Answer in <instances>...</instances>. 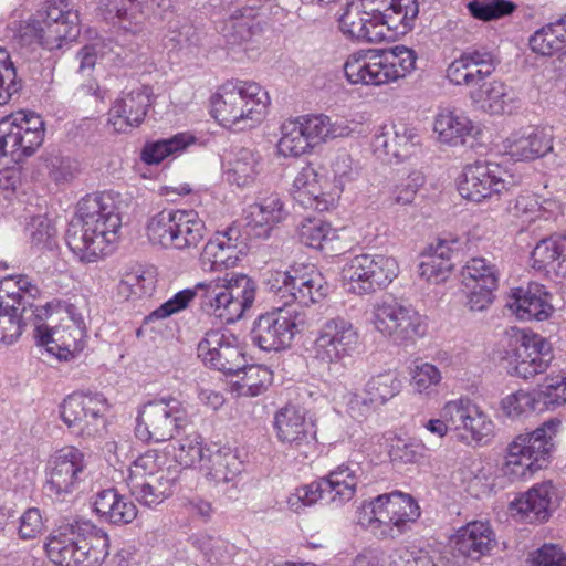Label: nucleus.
Instances as JSON below:
<instances>
[{"label":"nucleus","instance_id":"obj_1","mask_svg":"<svg viewBox=\"0 0 566 566\" xmlns=\"http://www.w3.org/2000/svg\"><path fill=\"white\" fill-rule=\"evenodd\" d=\"M122 227L119 207L111 192H94L82 198L70 221L65 242L84 263L108 254Z\"/></svg>","mask_w":566,"mask_h":566},{"label":"nucleus","instance_id":"obj_2","mask_svg":"<svg viewBox=\"0 0 566 566\" xmlns=\"http://www.w3.org/2000/svg\"><path fill=\"white\" fill-rule=\"evenodd\" d=\"M418 13L417 0H390L384 10L375 0H353L339 17V29L349 39L379 43L391 36L390 31L396 34L410 31Z\"/></svg>","mask_w":566,"mask_h":566},{"label":"nucleus","instance_id":"obj_3","mask_svg":"<svg viewBox=\"0 0 566 566\" xmlns=\"http://www.w3.org/2000/svg\"><path fill=\"white\" fill-rule=\"evenodd\" d=\"M42 291L29 275H8L0 280V343L11 345L31 325L35 328L48 314L45 306L34 302Z\"/></svg>","mask_w":566,"mask_h":566},{"label":"nucleus","instance_id":"obj_4","mask_svg":"<svg viewBox=\"0 0 566 566\" xmlns=\"http://www.w3.org/2000/svg\"><path fill=\"white\" fill-rule=\"evenodd\" d=\"M420 515V506L410 494L394 491L364 501L356 521L377 539L395 541L408 533Z\"/></svg>","mask_w":566,"mask_h":566},{"label":"nucleus","instance_id":"obj_5","mask_svg":"<svg viewBox=\"0 0 566 566\" xmlns=\"http://www.w3.org/2000/svg\"><path fill=\"white\" fill-rule=\"evenodd\" d=\"M108 548V535L87 523L60 527L45 544L48 557L59 566H102Z\"/></svg>","mask_w":566,"mask_h":566},{"label":"nucleus","instance_id":"obj_6","mask_svg":"<svg viewBox=\"0 0 566 566\" xmlns=\"http://www.w3.org/2000/svg\"><path fill=\"white\" fill-rule=\"evenodd\" d=\"M211 104L212 115L221 125L245 129L261 123L270 96L256 82L228 81L219 87Z\"/></svg>","mask_w":566,"mask_h":566},{"label":"nucleus","instance_id":"obj_7","mask_svg":"<svg viewBox=\"0 0 566 566\" xmlns=\"http://www.w3.org/2000/svg\"><path fill=\"white\" fill-rule=\"evenodd\" d=\"M560 427L562 421L553 418L532 432L518 434L507 446L503 474L513 482L527 480L546 467Z\"/></svg>","mask_w":566,"mask_h":566},{"label":"nucleus","instance_id":"obj_8","mask_svg":"<svg viewBox=\"0 0 566 566\" xmlns=\"http://www.w3.org/2000/svg\"><path fill=\"white\" fill-rule=\"evenodd\" d=\"M196 291L202 292L208 312L224 323H234L250 310L255 300L256 285L245 274H224L199 282Z\"/></svg>","mask_w":566,"mask_h":566},{"label":"nucleus","instance_id":"obj_9","mask_svg":"<svg viewBox=\"0 0 566 566\" xmlns=\"http://www.w3.org/2000/svg\"><path fill=\"white\" fill-rule=\"evenodd\" d=\"M189 422L182 401L170 395L144 403L136 418V437L144 442H163L179 433Z\"/></svg>","mask_w":566,"mask_h":566},{"label":"nucleus","instance_id":"obj_10","mask_svg":"<svg viewBox=\"0 0 566 566\" xmlns=\"http://www.w3.org/2000/svg\"><path fill=\"white\" fill-rule=\"evenodd\" d=\"M360 337L354 324L342 316L325 321L317 329L312 346V358L329 371L344 367L358 352Z\"/></svg>","mask_w":566,"mask_h":566},{"label":"nucleus","instance_id":"obj_11","mask_svg":"<svg viewBox=\"0 0 566 566\" xmlns=\"http://www.w3.org/2000/svg\"><path fill=\"white\" fill-rule=\"evenodd\" d=\"M371 323L377 332L399 346L413 345L428 329L426 317L394 298L375 304Z\"/></svg>","mask_w":566,"mask_h":566},{"label":"nucleus","instance_id":"obj_12","mask_svg":"<svg viewBox=\"0 0 566 566\" xmlns=\"http://www.w3.org/2000/svg\"><path fill=\"white\" fill-rule=\"evenodd\" d=\"M45 127L33 112L19 111L0 119V158L20 163L42 145Z\"/></svg>","mask_w":566,"mask_h":566},{"label":"nucleus","instance_id":"obj_13","mask_svg":"<svg viewBox=\"0 0 566 566\" xmlns=\"http://www.w3.org/2000/svg\"><path fill=\"white\" fill-rule=\"evenodd\" d=\"M44 473L49 495L63 502L77 492L88 476V462L82 450L66 446L49 457Z\"/></svg>","mask_w":566,"mask_h":566},{"label":"nucleus","instance_id":"obj_14","mask_svg":"<svg viewBox=\"0 0 566 566\" xmlns=\"http://www.w3.org/2000/svg\"><path fill=\"white\" fill-rule=\"evenodd\" d=\"M62 421L71 433L83 439L102 437L106 431L109 403L99 392H74L61 407Z\"/></svg>","mask_w":566,"mask_h":566},{"label":"nucleus","instance_id":"obj_15","mask_svg":"<svg viewBox=\"0 0 566 566\" xmlns=\"http://www.w3.org/2000/svg\"><path fill=\"white\" fill-rule=\"evenodd\" d=\"M398 273L399 265L395 258L371 253L349 258L342 270L348 291L357 295H367L386 287Z\"/></svg>","mask_w":566,"mask_h":566},{"label":"nucleus","instance_id":"obj_16","mask_svg":"<svg viewBox=\"0 0 566 566\" xmlns=\"http://www.w3.org/2000/svg\"><path fill=\"white\" fill-rule=\"evenodd\" d=\"M300 314L287 306L260 315L253 323L251 339L264 352L289 348L302 331Z\"/></svg>","mask_w":566,"mask_h":566},{"label":"nucleus","instance_id":"obj_17","mask_svg":"<svg viewBox=\"0 0 566 566\" xmlns=\"http://www.w3.org/2000/svg\"><path fill=\"white\" fill-rule=\"evenodd\" d=\"M198 357L202 363L227 375L240 373L244 367L238 337L226 328H216L206 332L198 344Z\"/></svg>","mask_w":566,"mask_h":566},{"label":"nucleus","instance_id":"obj_18","mask_svg":"<svg viewBox=\"0 0 566 566\" xmlns=\"http://www.w3.org/2000/svg\"><path fill=\"white\" fill-rule=\"evenodd\" d=\"M511 176L496 163L475 161L465 166L458 190L467 200L480 202L507 190Z\"/></svg>","mask_w":566,"mask_h":566},{"label":"nucleus","instance_id":"obj_19","mask_svg":"<svg viewBox=\"0 0 566 566\" xmlns=\"http://www.w3.org/2000/svg\"><path fill=\"white\" fill-rule=\"evenodd\" d=\"M499 60L486 48H468L446 70V78L454 86L474 90L496 70Z\"/></svg>","mask_w":566,"mask_h":566},{"label":"nucleus","instance_id":"obj_20","mask_svg":"<svg viewBox=\"0 0 566 566\" xmlns=\"http://www.w3.org/2000/svg\"><path fill=\"white\" fill-rule=\"evenodd\" d=\"M274 429L277 440L303 453L314 448L316 424L312 415L303 407L286 405L275 412Z\"/></svg>","mask_w":566,"mask_h":566},{"label":"nucleus","instance_id":"obj_21","mask_svg":"<svg viewBox=\"0 0 566 566\" xmlns=\"http://www.w3.org/2000/svg\"><path fill=\"white\" fill-rule=\"evenodd\" d=\"M245 244L239 227L229 226L218 230L207 241L200 254V265L205 272H217L234 268L244 254Z\"/></svg>","mask_w":566,"mask_h":566},{"label":"nucleus","instance_id":"obj_22","mask_svg":"<svg viewBox=\"0 0 566 566\" xmlns=\"http://www.w3.org/2000/svg\"><path fill=\"white\" fill-rule=\"evenodd\" d=\"M402 382L395 371L375 375L365 384L363 394H352L347 401V410L352 418H367L378 407L397 396Z\"/></svg>","mask_w":566,"mask_h":566},{"label":"nucleus","instance_id":"obj_23","mask_svg":"<svg viewBox=\"0 0 566 566\" xmlns=\"http://www.w3.org/2000/svg\"><path fill=\"white\" fill-rule=\"evenodd\" d=\"M151 103L150 86L138 85L123 91L108 111L107 123L116 133H127L144 122Z\"/></svg>","mask_w":566,"mask_h":566},{"label":"nucleus","instance_id":"obj_24","mask_svg":"<svg viewBox=\"0 0 566 566\" xmlns=\"http://www.w3.org/2000/svg\"><path fill=\"white\" fill-rule=\"evenodd\" d=\"M452 424L457 423L455 437L467 444H482L494 436V423L491 418L468 398L455 399L450 407Z\"/></svg>","mask_w":566,"mask_h":566},{"label":"nucleus","instance_id":"obj_25","mask_svg":"<svg viewBox=\"0 0 566 566\" xmlns=\"http://www.w3.org/2000/svg\"><path fill=\"white\" fill-rule=\"evenodd\" d=\"M554 138L553 127L524 126L513 130L503 145L512 159L532 161L553 151Z\"/></svg>","mask_w":566,"mask_h":566},{"label":"nucleus","instance_id":"obj_26","mask_svg":"<svg viewBox=\"0 0 566 566\" xmlns=\"http://www.w3.org/2000/svg\"><path fill=\"white\" fill-rule=\"evenodd\" d=\"M419 145L418 130L402 122L380 126L371 142L375 154L397 160L408 158Z\"/></svg>","mask_w":566,"mask_h":566},{"label":"nucleus","instance_id":"obj_27","mask_svg":"<svg viewBox=\"0 0 566 566\" xmlns=\"http://www.w3.org/2000/svg\"><path fill=\"white\" fill-rule=\"evenodd\" d=\"M452 543L459 555L474 562L490 555L497 545L496 535L490 522L482 520L469 522L458 528Z\"/></svg>","mask_w":566,"mask_h":566},{"label":"nucleus","instance_id":"obj_28","mask_svg":"<svg viewBox=\"0 0 566 566\" xmlns=\"http://www.w3.org/2000/svg\"><path fill=\"white\" fill-rule=\"evenodd\" d=\"M85 334L80 327L63 322L54 327L38 322L34 337L49 353L67 360L83 350Z\"/></svg>","mask_w":566,"mask_h":566},{"label":"nucleus","instance_id":"obj_29","mask_svg":"<svg viewBox=\"0 0 566 566\" xmlns=\"http://www.w3.org/2000/svg\"><path fill=\"white\" fill-rule=\"evenodd\" d=\"M292 273L290 295L284 301L285 306L293 302L302 306H310L321 302L328 294L325 277L313 264L293 265Z\"/></svg>","mask_w":566,"mask_h":566},{"label":"nucleus","instance_id":"obj_30","mask_svg":"<svg viewBox=\"0 0 566 566\" xmlns=\"http://www.w3.org/2000/svg\"><path fill=\"white\" fill-rule=\"evenodd\" d=\"M551 300L552 295L544 285L531 282L525 287L521 286L512 291L507 306L521 319L544 321L553 313Z\"/></svg>","mask_w":566,"mask_h":566},{"label":"nucleus","instance_id":"obj_31","mask_svg":"<svg viewBox=\"0 0 566 566\" xmlns=\"http://www.w3.org/2000/svg\"><path fill=\"white\" fill-rule=\"evenodd\" d=\"M78 22V13H69L66 22L57 24L32 20L22 28L21 38L52 51L60 49L63 40L76 38L80 33Z\"/></svg>","mask_w":566,"mask_h":566},{"label":"nucleus","instance_id":"obj_32","mask_svg":"<svg viewBox=\"0 0 566 566\" xmlns=\"http://www.w3.org/2000/svg\"><path fill=\"white\" fill-rule=\"evenodd\" d=\"M344 72L353 85L381 86L387 84L379 50H359L348 55Z\"/></svg>","mask_w":566,"mask_h":566},{"label":"nucleus","instance_id":"obj_33","mask_svg":"<svg viewBox=\"0 0 566 566\" xmlns=\"http://www.w3.org/2000/svg\"><path fill=\"white\" fill-rule=\"evenodd\" d=\"M201 471L214 486L226 485L224 491L234 490L243 471V462L230 448H219L209 452Z\"/></svg>","mask_w":566,"mask_h":566},{"label":"nucleus","instance_id":"obj_34","mask_svg":"<svg viewBox=\"0 0 566 566\" xmlns=\"http://www.w3.org/2000/svg\"><path fill=\"white\" fill-rule=\"evenodd\" d=\"M321 181L322 177L313 166H304L293 181L294 200L306 209L319 212L328 210L334 203V198L323 192Z\"/></svg>","mask_w":566,"mask_h":566},{"label":"nucleus","instance_id":"obj_35","mask_svg":"<svg viewBox=\"0 0 566 566\" xmlns=\"http://www.w3.org/2000/svg\"><path fill=\"white\" fill-rule=\"evenodd\" d=\"M361 473L359 461L350 458L322 478L331 495V505L338 507L354 497Z\"/></svg>","mask_w":566,"mask_h":566},{"label":"nucleus","instance_id":"obj_36","mask_svg":"<svg viewBox=\"0 0 566 566\" xmlns=\"http://www.w3.org/2000/svg\"><path fill=\"white\" fill-rule=\"evenodd\" d=\"M92 506L103 521L114 525L129 524L137 516V507L134 502L115 488L98 491Z\"/></svg>","mask_w":566,"mask_h":566},{"label":"nucleus","instance_id":"obj_37","mask_svg":"<svg viewBox=\"0 0 566 566\" xmlns=\"http://www.w3.org/2000/svg\"><path fill=\"white\" fill-rule=\"evenodd\" d=\"M180 471H164L158 476L126 480L132 495L145 506H155L171 496Z\"/></svg>","mask_w":566,"mask_h":566},{"label":"nucleus","instance_id":"obj_38","mask_svg":"<svg viewBox=\"0 0 566 566\" xmlns=\"http://www.w3.org/2000/svg\"><path fill=\"white\" fill-rule=\"evenodd\" d=\"M455 244H458L457 240L446 239H438L430 244L419 264L420 276L434 284L444 282L453 269L452 256Z\"/></svg>","mask_w":566,"mask_h":566},{"label":"nucleus","instance_id":"obj_39","mask_svg":"<svg viewBox=\"0 0 566 566\" xmlns=\"http://www.w3.org/2000/svg\"><path fill=\"white\" fill-rule=\"evenodd\" d=\"M474 129L473 122L463 112L451 108L440 109L433 122L438 140L449 146L465 144Z\"/></svg>","mask_w":566,"mask_h":566},{"label":"nucleus","instance_id":"obj_40","mask_svg":"<svg viewBox=\"0 0 566 566\" xmlns=\"http://www.w3.org/2000/svg\"><path fill=\"white\" fill-rule=\"evenodd\" d=\"M145 2L146 0H101L99 10L105 20L136 34L146 19Z\"/></svg>","mask_w":566,"mask_h":566},{"label":"nucleus","instance_id":"obj_41","mask_svg":"<svg viewBox=\"0 0 566 566\" xmlns=\"http://www.w3.org/2000/svg\"><path fill=\"white\" fill-rule=\"evenodd\" d=\"M531 260L535 270L566 277V235L542 239L533 249Z\"/></svg>","mask_w":566,"mask_h":566},{"label":"nucleus","instance_id":"obj_42","mask_svg":"<svg viewBox=\"0 0 566 566\" xmlns=\"http://www.w3.org/2000/svg\"><path fill=\"white\" fill-rule=\"evenodd\" d=\"M262 170L260 153L254 148L240 147L232 151L224 175L228 182L238 187H247L256 180Z\"/></svg>","mask_w":566,"mask_h":566},{"label":"nucleus","instance_id":"obj_43","mask_svg":"<svg viewBox=\"0 0 566 566\" xmlns=\"http://www.w3.org/2000/svg\"><path fill=\"white\" fill-rule=\"evenodd\" d=\"M472 104L492 115L512 113L513 96L511 90L500 81H484L480 86L469 91Z\"/></svg>","mask_w":566,"mask_h":566},{"label":"nucleus","instance_id":"obj_44","mask_svg":"<svg viewBox=\"0 0 566 566\" xmlns=\"http://www.w3.org/2000/svg\"><path fill=\"white\" fill-rule=\"evenodd\" d=\"M551 489V484H537L516 497L511 509L530 523L546 521L549 516Z\"/></svg>","mask_w":566,"mask_h":566},{"label":"nucleus","instance_id":"obj_45","mask_svg":"<svg viewBox=\"0 0 566 566\" xmlns=\"http://www.w3.org/2000/svg\"><path fill=\"white\" fill-rule=\"evenodd\" d=\"M196 138L188 133H179L169 138L146 142L140 151V160L146 165H158L167 158L180 156Z\"/></svg>","mask_w":566,"mask_h":566},{"label":"nucleus","instance_id":"obj_46","mask_svg":"<svg viewBox=\"0 0 566 566\" xmlns=\"http://www.w3.org/2000/svg\"><path fill=\"white\" fill-rule=\"evenodd\" d=\"M176 217V250L184 251L197 248L206 235L205 221L192 209H177Z\"/></svg>","mask_w":566,"mask_h":566},{"label":"nucleus","instance_id":"obj_47","mask_svg":"<svg viewBox=\"0 0 566 566\" xmlns=\"http://www.w3.org/2000/svg\"><path fill=\"white\" fill-rule=\"evenodd\" d=\"M379 51L387 84L406 77L416 69L417 53L406 45H395Z\"/></svg>","mask_w":566,"mask_h":566},{"label":"nucleus","instance_id":"obj_48","mask_svg":"<svg viewBox=\"0 0 566 566\" xmlns=\"http://www.w3.org/2000/svg\"><path fill=\"white\" fill-rule=\"evenodd\" d=\"M297 119L312 148L327 139L344 137L349 133L348 126L332 123L331 118L324 114L304 115Z\"/></svg>","mask_w":566,"mask_h":566},{"label":"nucleus","instance_id":"obj_49","mask_svg":"<svg viewBox=\"0 0 566 566\" xmlns=\"http://www.w3.org/2000/svg\"><path fill=\"white\" fill-rule=\"evenodd\" d=\"M287 217L284 202L277 193H271L250 205L247 210L248 224L253 227H273Z\"/></svg>","mask_w":566,"mask_h":566},{"label":"nucleus","instance_id":"obj_50","mask_svg":"<svg viewBox=\"0 0 566 566\" xmlns=\"http://www.w3.org/2000/svg\"><path fill=\"white\" fill-rule=\"evenodd\" d=\"M566 44V17L536 30L528 40L531 50L543 56H551Z\"/></svg>","mask_w":566,"mask_h":566},{"label":"nucleus","instance_id":"obj_51","mask_svg":"<svg viewBox=\"0 0 566 566\" xmlns=\"http://www.w3.org/2000/svg\"><path fill=\"white\" fill-rule=\"evenodd\" d=\"M457 474L461 485L473 497H481L492 490V469L481 460H472L462 465Z\"/></svg>","mask_w":566,"mask_h":566},{"label":"nucleus","instance_id":"obj_52","mask_svg":"<svg viewBox=\"0 0 566 566\" xmlns=\"http://www.w3.org/2000/svg\"><path fill=\"white\" fill-rule=\"evenodd\" d=\"M176 216L177 209H164L149 218L146 233L154 245L176 250Z\"/></svg>","mask_w":566,"mask_h":566},{"label":"nucleus","instance_id":"obj_53","mask_svg":"<svg viewBox=\"0 0 566 566\" xmlns=\"http://www.w3.org/2000/svg\"><path fill=\"white\" fill-rule=\"evenodd\" d=\"M211 451L210 448L203 444V439L198 432L178 439L172 446L175 461L185 469L196 465L201 469Z\"/></svg>","mask_w":566,"mask_h":566},{"label":"nucleus","instance_id":"obj_54","mask_svg":"<svg viewBox=\"0 0 566 566\" xmlns=\"http://www.w3.org/2000/svg\"><path fill=\"white\" fill-rule=\"evenodd\" d=\"M243 376L232 384V391L239 397H256L263 394L272 382V371L261 365H250L240 369Z\"/></svg>","mask_w":566,"mask_h":566},{"label":"nucleus","instance_id":"obj_55","mask_svg":"<svg viewBox=\"0 0 566 566\" xmlns=\"http://www.w3.org/2000/svg\"><path fill=\"white\" fill-rule=\"evenodd\" d=\"M276 147L283 157H298L312 149L297 117L282 123L281 138Z\"/></svg>","mask_w":566,"mask_h":566},{"label":"nucleus","instance_id":"obj_56","mask_svg":"<svg viewBox=\"0 0 566 566\" xmlns=\"http://www.w3.org/2000/svg\"><path fill=\"white\" fill-rule=\"evenodd\" d=\"M156 287V280L151 272L137 269L123 274L118 285L117 294L125 298H140L150 296Z\"/></svg>","mask_w":566,"mask_h":566},{"label":"nucleus","instance_id":"obj_57","mask_svg":"<svg viewBox=\"0 0 566 566\" xmlns=\"http://www.w3.org/2000/svg\"><path fill=\"white\" fill-rule=\"evenodd\" d=\"M500 275L499 266L493 261L483 256L471 258L462 269L464 282L488 285L491 289L499 287Z\"/></svg>","mask_w":566,"mask_h":566},{"label":"nucleus","instance_id":"obj_58","mask_svg":"<svg viewBox=\"0 0 566 566\" xmlns=\"http://www.w3.org/2000/svg\"><path fill=\"white\" fill-rule=\"evenodd\" d=\"M167 454L159 450H147L140 454L129 467V474L126 480L145 479L158 476L164 471H179L177 465L165 467Z\"/></svg>","mask_w":566,"mask_h":566},{"label":"nucleus","instance_id":"obj_59","mask_svg":"<svg viewBox=\"0 0 566 566\" xmlns=\"http://www.w3.org/2000/svg\"><path fill=\"white\" fill-rule=\"evenodd\" d=\"M542 410L554 409L566 402V371L548 375L539 389L535 391Z\"/></svg>","mask_w":566,"mask_h":566},{"label":"nucleus","instance_id":"obj_60","mask_svg":"<svg viewBox=\"0 0 566 566\" xmlns=\"http://www.w3.org/2000/svg\"><path fill=\"white\" fill-rule=\"evenodd\" d=\"M329 493L325 489L322 478L311 482L310 484L296 488L295 491L287 497V504L291 510L298 513L306 506L316 504L318 501L329 504Z\"/></svg>","mask_w":566,"mask_h":566},{"label":"nucleus","instance_id":"obj_61","mask_svg":"<svg viewBox=\"0 0 566 566\" xmlns=\"http://www.w3.org/2000/svg\"><path fill=\"white\" fill-rule=\"evenodd\" d=\"M511 358L528 360L543 358L546 360V365L548 367L553 359L552 346L547 339L539 334L524 333L521 336L520 344L514 349Z\"/></svg>","mask_w":566,"mask_h":566},{"label":"nucleus","instance_id":"obj_62","mask_svg":"<svg viewBox=\"0 0 566 566\" xmlns=\"http://www.w3.org/2000/svg\"><path fill=\"white\" fill-rule=\"evenodd\" d=\"M400 566H438L442 559L438 544L426 543L422 546H409L398 553Z\"/></svg>","mask_w":566,"mask_h":566},{"label":"nucleus","instance_id":"obj_63","mask_svg":"<svg viewBox=\"0 0 566 566\" xmlns=\"http://www.w3.org/2000/svg\"><path fill=\"white\" fill-rule=\"evenodd\" d=\"M424 177L421 172L412 171L405 177L397 178L392 181L388 189V196L392 203L410 205L423 186Z\"/></svg>","mask_w":566,"mask_h":566},{"label":"nucleus","instance_id":"obj_64","mask_svg":"<svg viewBox=\"0 0 566 566\" xmlns=\"http://www.w3.org/2000/svg\"><path fill=\"white\" fill-rule=\"evenodd\" d=\"M334 237L331 224L319 218H306L298 226L300 241L314 249H321L323 242Z\"/></svg>","mask_w":566,"mask_h":566}]
</instances>
